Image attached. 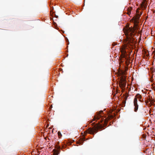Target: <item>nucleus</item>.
I'll return each mask as SVG.
<instances>
[{
    "mask_svg": "<svg viewBox=\"0 0 155 155\" xmlns=\"http://www.w3.org/2000/svg\"><path fill=\"white\" fill-rule=\"evenodd\" d=\"M141 14H138L137 16L135 22L134 24V27L133 28H128L126 30V38L125 40V44L127 46L128 45L132 46L133 45V42L134 39L133 36L135 35L134 31L138 29V20L139 19Z\"/></svg>",
    "mask_w": 155,
    "mask_h": 155,
    "instance_id": "nucleus-1",
    "label": "nucleus"
},
{
    "mask_svg": "<svg viewBox=\"0 0 155 155\" xmlns=\"http://www.w3.org/2000/svg\"><path fill=\"white\" fill-rule=\"evenodd\" d=\"M103 121L101 119L100 121L96 124H94V123H92L90 125H91L92 126V128L91 127H88V134H93L94 133H96L97 132V130L102 128L103 127V125L101 124L100 122Z\"/></svg>",
    "mask_w": 155,
    "mask_h": 155,
    "instance_id": "nucleus-2",
    "label": "nucleus"
},
{
    "mask_svg": "<svg viewBox=\"0 0 155 155\" xmlns=\"http://www.w3.org/2000/svg\"><path fill=\"white\" fill-rule=\"evenodd\" d=\"M137 98H138L140 101V99L141 98V96L139 94H137L136 95L134 101V105L135 107L134 110L136 112L137 111L138 108V105L137 102Z\"/></svg>",
    "mask_w": 155,
    "mask_h": 155,
    "instance_id": "nucleus-3",
    "label": "nucleus"
},
{
    "mask_svg": "<svg viewBox=\"0 0 155 155\" xmlns=\"http://www.w3.org/2000/svg\"><path fill=\"white\" fill-rule=\"evenodd\" d=\"M119 82V86L122 88H124L126 85V78L125 76L121 75Z\"/></svg>",
    "mask_w": 155,
    "mask_h": 155,
    "instance_id": "nucleus-4",
    "label": "nucleus"
},
{
    "mask_svg": "<svg viewBox=\"0 0 155 155\" xmlns=\"http://www.w3.org/2000/svg\"><path fill=\"white\" fill-rule=\"evenodd\" d=\"M81 133L82 135V137L79 139L78 141V143H79L80 144H82L83 142L86 140L84 136L87 133V130H86L84 132L83 134V133Z\"/></svg>",
    "mask_w": 155,
    "mask_h": 155,
    "instance_id": "nucleus-5",
    "label": "nucleus"
},
{
    "mask_svg": "<svg viewBox=\"0 0 155 155\" xmlns=\"http://www.w3.org/2000/svg\"><path fill=\"white\" fill-rule=\"evenodd\" d=\"M103 112V111H100L99 112L97 113V114L96 116H95L93 120L94 121L96 120H98L100 119V118L101 117V116L100 115V114H101V113H102Z\"/></svg>",
    "mask_w": 155,
    "mask_h": 155,
    "instance_id": "nucleus-6",
    "label": "nucleus"
},
{
    "mask_svg": "<svg viewBox=\"0 0 155 155\" xmlns=\"http://www.w3.org/2000/svg\"><path fill=\"white\" fill-rule=\"evenodd\" d=\"M121 56L123 58H125L126 56V51L124 49L121 50Z\"/></svg>",
    "mask_w": 155,
    "mask_h": 155,
    "instance_id": "nucleus-7",
    "label": "nucleus"
},
{
    "mask_svg": "<svg viewBox=\"0 0 155 155\" xmlns=\"http://www.w3.org/2000/svg\"><path fill=\"white\" fill-rule=\"evenodd\" d=\"M53 150L54 151L53 155H58V154L59 153V152L58 151L55 150Z\"/></svg>",
    "mask_w": 155,
    "mask_h": 155,
    "instance_id": "nucleus-8",
    "label": "nucleus"
},
{
    "mask_svg": "<svg viewBox=\"0 0 155 155\" xmlns=\"http://www.w3.org/2000/svg\"><path fill=\"white\" fill-rule=\"evenodd\" d=\"M122 107H124L125 106V103H126V101H123V103H122Z\"/></svg>",
    "mask_w": 155,
    "mask_h": 155,
    "instance_id": "nucleus-9",
    "label": "nucleus"
},
{
    "mask_svg": "<svg viewBox=\"0 0 155 155\" xmlns=\"http://www.w3.org/2000/svg\"><path fill=\"white\" fill-rule=\"evenodd\" d=\"M58 134L59 138H60V137H61V136H62V134H61V133L60 132L58 131Z\"/></svg>",
    "mask_w": 155,
    "mask_h": 155,
    "instance_id": "nucleus-10",
    "label": "nucleus"
},
{
    "mask_svg": "<svg viewBox=\"0 0 155 155\" xmlns=\"http://www.w3.org/2000/svg\"><path fill=\"white\" fill-rule=\"evenodd\" d=\"M127 14L129 15H130L131 14V10L130 9H129L128 10Z\"/></svg>",
    "mask_w": 155,
    "mask_h": 155,
    "instance_id": "nucleus-11",
    "label": "nucleus"
},
{
    "mask_svg": "<svg viewBox=\"0 0 155 155\" xmlns=\"http://www.w3.org/2000/svg\"><path fill=\"white\" fill-rule=\"evenodd\" d=\"M142 5L144 6V8H146L147 7V5H145L144 2H143L142 3Z\"/></svg>",
    "mask_w": 155,
    "mask_h": 155,
    "instance_id": "nucleus-12",
    "label": "nucleus"
},
{
    "mask_svg": "<svg viewBox=\"0 0 155 155\" xmlns=\"http://www.w3.org/2000/svg\"><path fill=\"white\" fill-rule=\"evenodd\" d=\"M128 96H125L124 97V99H125V101H126V100L127 99V98Z\"/></svg>",
    "mask_w": 155,
    "mask_h": 155,
    "instance_id": "nucleus-13",
    "label": "nucleus"
},
{
    "mask_svg": "<svg viewBox=\"0 0 155 155\" xmlns=\"http://www.w3.org/2000/svg\"><path fill=\"white\" fill-rule=\"evenodd\" d=\"M105 121L104 120V123L105 124Z\"/></svg>",
    "mask_w": 155,
    "mask_h": 155,
    "instance_id": "nucleus-14",
    "label": "nucleus"
},
{
    "mask_svg": "<svg viewBox=\"0 0 155 155\" xmlns=\"http://www.w3.org/2000/svg\"><path fill=\"white\" fill-rule=\"evenodd\" d=\"M58 148H59V149H60V147H58Z\"/></svg>",
    "mask_w": 155,
    "mask_h": 155,
    "instance_id": "nucleus-15",
    "label": "nucleus"
},
{
    "mask_svg": "<svg viewBox=\"0 0 155 155\" xmlns=\"http://www.w3.org/2000/svg\"><path fill=\"white\" fill-rule=\"evenodd\" d=\"M93 121H91L90 122V124Z\"/></svg>",
    "mask_w": 155,
    "mask_h": 155,
    "instance_id": "nucleus-16",
    "label": "nucleus"
}]
</instances>
